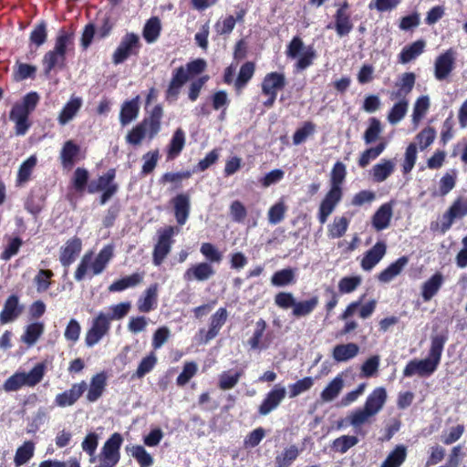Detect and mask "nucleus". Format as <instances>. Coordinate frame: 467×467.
<instances>
[{
	"mask_svg": "<svg viewBox=\"0 0 467 467\" xmlns=\"http://www.w3.org/2000/svg\"><path fill=\"white\" fill-rule=\"evenodd\" d=\"M131 303L121 302L111 305L103 311H99L92 319L91 326L86 333L85 343L88 348L98 344L109 331L113 320H121L130 312Z\"/></svg>",
	"mask_w": 467,
	"mask_h": 467,
	"instance_id": "f257e3e1",
	"label": "nucleus"
},
{
	"mask_svg": "<svg viewBox=\"0 0 467 467\" xmlns=\"http://www.w3.org/2000/svg\"><path fill=\"white\" fill-rule=\"evenodd\" d=\"M416 76L412 72L402 73L399 76L394 85V89L389 92L390 100L396 102L388 114V121L396 125L403 119L409 109L408 95L414 88Z\"/></svg>",
	"mask_w": 467,
	"mask_h": 467,
	"instance_id": "f03ea898",
	"label": "nucleus"
},
{
	"mask_svg": "<svg viewBox=\"0 0 467 467\" xmlns=\"http://www.w3.org/2000/svg\"><path fill=\"white\" fill-rule=\"evenodd\" d=\"M447 341V336L443 334L434 335L431 338V348L429 355L424 359H412L405 367L403 370L404 377H412L418 375L420 377L431 376L438 368L444 345Z\"/></svg>",
	"mask_w": 467,
	"mask_h": 467,
	"instance_id": "7ed1b4c3",
	"label": "nucleus"
},
{
	"mask_svg": "<svg viewBox=\"0 0 467 467\" xmlns=\"http://www.w3.org/2000/svg\"><path fill=\"white\" fill-rule=\"evenodd\" d=\"M113 255L112 245L104 246L96 255L92 252L86 253L76 269L75 279L81 281L88 274H91V275H100L106 269Z\"/></svg>",
	"mask_w": 467,
	"mask_h": 467,
	"instance_id": "20e7f679",
	"label": "nucleus"
},
{
	"mask_svg": "<svg viewBox=\"0 0 467 467\" xmlns=\"http://www.w3.org/2000/svg\"><path fill=\"white\" fill-rule=\"evenodd\" d=\"M45 369V365L38 363L28 373L16 372L5 381L3 389L6 392H13L24 386L35 387L43 379Z\"/></svg>",
	"mask_w": 467,
	"mask_h": 467,
	"instance_id": "39448f33",
	"label": "nucleus"
},
{
	"mask_svg": "<svg viewBox=\"0 0 467 467\" xmlns=\"http://www.w3.org/2000/svg\"><path fill=\"white\" fill-rule=\"evenodd\" d=\"M286 57L296 59V68L297 70H305L310 67L317 57V53L313 46H306L303 40L295 36L290 41L285 50Z\"/></svg>",
	"mask_w": 467,
	"mask_h": 467,
	"instance_id": "423d86ee",
	"label": "nucleus"
},
{
	"mask_svg": "<svg viewBox=\"0 0 467 467\" xmlns=\"http://www.w3.org/2000/svg\"><path fill=\"white\" fill-rule=\"evenodd\" d=\"M72 46L71 37L65 32H60L57 36L53 50L48 51L44 58L43 64L47 73H49L54 67H61L65 64L66 53Z\"/></svg>",
	"mask_w": 467,
	"mask_h": 467,
	"instance_id": "0eeeda50",
	"label": "nucleus"
},
{
	"mask_svg": "<svg viewBox=\"0 0 467 467\" xmlns=\"http://www.w3.org/2000/svg\"><path fill=\"white\" fill-rule=\"evenodd\" d=\"M465 216H467V197L460 196L453 201L449 209L442 214L440 222L431 224V229L445 234L450 230L455 220Z\"/></svg>",
	"mask_w": 467,
	"mask_h": 467,
	"instance_id": "6e6552de",
	"label": "nucleus"
},
{
	"mask_svg": "<svg viewBox=\"0 0 467 467\" xmlns=\"http://www.w3.org/2000/svg\"><path fill=\"white\" fill-rule=\"evenodd\" d=\"M140 46L139 35L135 33H126L121 37L119 46L112 55L113 64H121L130 57L138 55Z\"/></svg>",
	"mask_w": 467,
	"mask_h": 467,
	"instance_id": "1a4fd4ad",
	"label": "nucleus"
},
{
	"mask_svg": "<svg viewBox=\"0 0 467 467\" xmlns=\"http://www.w3.org/2000/svg\"><path fill=\"white\" fill-rule=\"evenodd\" d=\"M123 442L121 435L113 433L104 443L99 453V464L96 467H114L120 458V447Z\"/></svg>",
	"mask_w": 467,
	"mask_h": 467,
	"instance_id": "9d476101",
	"label": "nucleus"
},
{
	"mask_svg": "<svg viewBox=\"0 0 467 467\" xmlns=\"http://www.w3.org/2000/svg\"><path fill=\"white\" fill-rule=\"evenodd\" d=\"M115 170H109L98 180L90 182L88 185L89 193L102 191L100 203L105 204L118 191V185L114 182Z\"/></svg>",
	"mask_w": 467,
	"mask_h": 467,
	"instance_id": "9b49d317",
	"label": "nucleus"
},
{
	"mask_svg": "<svg viewBox=\"0 0 467 467\" xmlns=\"http://www.w3.org/2000/svg\"><path fill=\"white\" fill-rule=\"evenodd\" d=\"M180 229L173 226L165 227L158 232L159 239L153 251V263L160 265L171 251L172 237L178 234Z\"/></svg>",
	"mask_w": 467,
	"mask_h": 467,
	"instance_id": "f8f14e48",
	"label": "nucleus"
},
{
	"mask_svg": "<svg viewBox=\"0 0 467 467\" xmlns=\"http://www.w3.org/2000/svg\"><path fill=\"white\" fill-rule=\"evenodd\" d=\"M456 51L449 48L440 54L434 61V77L437 80L447 79L455 68Z\"/></svg>",
	"mask_w": 467,
	"mask_h": 467,
	"instance_id": "ddd939ff",
	"label": "nucleus"
},
{
	"mask_svg": "<svg viewBox=\"0 0 467 467\" xmlns=\"http://www.w3.org/2000/svg\"><path fill=\"white\" fill-rule=\"evenodd\" d=\"M343 191L329 189L320 202L317 219L321 224L327 223L328 217L333 213L338 203L341 202Z\"/></svg>",
	"mask_w": 467,
	"mask_h": 467,
	"instance_id": "4468645a",
	"label": "nucleus"
},
{
	"mask_svg": "<svg viewBox=\"0 0 467 467\" xmlns=\"http://www.w3.org/2000/svg\"><path fill=\"white\" fill-rule=\"evenodd\" d=\"M215 275V270L208 262H200L192 265L183 274L186 282H205Z\"/></svg>",
	"mask_w": 467,
	"mask_h": 467,
	"instance_id": "2eb2a0df",
	"label": "nucleus"
},
{
	"mask_svg": "<svg viewBox=\"0 0 467 467\" xmlns=\"http://www.w3.org/2000/svg\"><path fill=\"white\" fill-rule=\"evenodd\" d=\"M285 395L286 389L284 386H281L280 384L275 385L262 401L259 406L258 412L264 416L269 414L279 406L285 398Z\"/></svg>",
	"mask_w": 467,
	"mask_h": 467,
	"instance_id": "dca6fc26",
	"label": "nucleus"
},
{
	"mask_svg": "<svg viewBox=\"0 0 467 467\" xmlns=\"http://www.w3.org/2000/svg\"><path fill=\"white\" fill-rule=\"evenodd\" d=\"M348 5L347 3H344L336 12L334 18H335V24L334 26L332 24H328L327 26V29L334 28L338 36L342 37L345 36H348L352 28H353V23L350 18V15L348 12Z\"/></svg>",
	"mask_w": 467,
	"mask_h": 467,
	"instance_id": "f3484780",
	"label": "nucleus"
},
{
	"mask_svg": "<svg viewBox=\"0 0 467 467\" xmlns=\"http://www.w3.org/2000/svg\"><path fill=\"white\" fill-rule=\"evenodd\" d=\"M87 389V383L81 381L75 383L71 388L64 392L56 395L54 403L57 407L65 408L74 405Z\"/></svg>",
	"mask_w": 467,
	"mask_h": 467,
	"instance_id": "a211bd4d",
	"label": "nucleus"
},
{
	"mask_svg": "<svg viewBox=\"0 0 467 467\" xmlns=\"http://www.w3.org/2000/svg\"><path fill=\"white\" fill-rule=\"evenodd\" d=\"M445 277L441 272L434 273L420 285V296L424 302L431 301L444 285Z\"/></svg>",
	"mask_w": 467,
	"mask_h": 467,
	"instance_id": "6ab92c4d",
	"label": "nucleus"
},
{
	"mask_svg": "<svg viewBox=\"0 0 467 467\" xmlns=\"http://www.w3.org/2000/svg\"><path fill=\"white\" fill-rule=\"evenodd\" d=\"M374 415L368 410L364 406L352 410L347 418L338 423V428H341L344 424L352 426L357 433H360V429L363 425L371 422V419Z\"/></svg>",
	"mask_w": 467,
	"mask_h": 467,
	"instance_id": "aec40b11",
	"label": "nucleus"
},
{
	"mask_svg": "<svg viewBox=\"0 0 467 467\" xmlns=\"http://www.w3.org/2000/svg\"><path fill=\"white\" fill-rule=\"evenodd\" d=\"M82 249V242L78 237L67 240L60 248L59 261L65 267H68L78 256Z\"/></svg>",
	"mask_w": 467,
	"mask_h": 467,
	"instance_id": "412c9836",
	"label": "nucleus"
},
{
	"mask_svg": "<svg viewBox=\"0 0 467 467\" xmlns=\"http://www.w3.org/2000/svg\"><path fill=\"white\" fill-rule=\"evenodd\" d=\"M162 116V108L160 105H156L150 116L140 122L149 140H152L160 132Z\"/></svg>",
	"mask_w": 467,
	"mask_h": 467,
	"instance_id": "4be33fe9",
	"label": "nucleus"
},
{
	"mask_svg": "<svg viewBox=\"0 0 467 467\" xmlns=\"http://www.w3.org/2000/svg\"><path fill=\"white\" fill-rule=\"evenodd\" d=\"M285 86V77L283 73L271 72L265 75L262 82V92L265 95L276 97L278 91Z\"/></svg>",
	"mask_w": 467,
	"mask_h": 467,
	"instance_id": "5701e85b",
	"label": "nucleus"
},
{
	"mask_svg": "<svg viewBox=\"0 0 467 467\" xmlns=\"http://www.w3.org/2000/svg\"><path fill=\"white\" fill-rule=\"evenodd\" d=\"M387 246L383 242H378L369 249L361 260V268L365 271H370L384 257Z\"/></svg>",
	"mask_w": 467,
	"mask_h": 467,
	"instance_id": "b1692460",
	"label": "nucleus"
},
{
	"mask_svg": "<svg viewBox=\"0 0 467 467\" xmlns=\"http://www.w3.org/2000/svg\"><path fill=\"white\" fill-rule=\"evenodd\" d=\"M83 105L80 97L71 96L70 99L64 105L57 116V121L64 126L74 119Z\"/></svg>",
	"mask_w": 467,
	"mask_h": 467,
	"instance_id": "393cba45",
	"label": "nucleus"
},
{
	"mask_svg": "<svg viewBox=\"0 0 467 467\" xmlns=\"http://www.w3.org/2000/svg\"><path fill=\"white\" fill-rule=\"evenodd\" d=\"M387 397L386 389L378 387L367 397L364 407L376 416L383 409Z\"/></svg>",
	"mask_w": 467,
	"mask_h": 467,
	"instance_id": "a878e982",
	"label": "nucleus"
},
{
	"mask_svg": "<svg viewBox=\"0 0 467 467\" xmlns=\"http://www.w3.org/2000/svg\"><path fill=\"white\" fill-rule=\"evenodd\" d=\"M395 168L396 163L393 160H380L370 171L373 182L378 183L385 182L394 172Z\"/></svg>",
	"mask_w": 467,
	"mask_h": 467,
	"instance_id": "bb28decb",
	"label": "nucleus"
},
{
	"mask_svg": "<svg viewBox=\"0 0 467 467\" xmlns=\"http://www.w3.org/2000/svg\"><path fill=\"white\" fill-rule=\"evenodd\" d=\"M408 263L409 258L407 256H401L398 258L395 262L390 264L386 269L379 273L378 276L379 281L384 284L391 282L394 278L401 274Z\"/></svg>",
	"mask_w": 467,
	"mask_h": 467,
	"instance_id": "cd10ccee",
	"label": "nucleus"
},
{
	"mask_svg": "<svg viewBox=\"0 0 467 467\" xmlns=\"http://www.w3.org/2000/svg\"><path fill=\"white\" fill-rule=\"evenodd\" d=\"M22 309L23 307L19 305L18 297L14 295L9 296L0 313L1 323L6 324L14 321L20 316Z\"/></svg>",
	"mask_w": 467,
	"mask_h": 467,
	"instance_id": "c85d7f7f",
	"label": "nucleus"
},
{
	"mask_svg": "<svg viewBox=\"0 0 467 467\" xmlns=\"http://www.w3.org/2000/svg\"><path fill=\"white\" fill-rule=\"evenodd\" d=\"M158 285H150L139 298L137 306L140 312L149 313L157 306Z\"/></svg>",
	"mask_w": 467,
	"mask_h": 467,
	"instance_id": "c756f323",
	"label": "nucleus"
},
{
	"mask_svg": "<svg viewBox=\"0 0 467 467\" xmlns=\"http://www.w3.org/2000/svg\"><path fill=\"white\" fill-rule=\"evenodd\" d=\"M359 353V347L356 343L338 344L332 351L335 361L342 363L356 358Z\"/></svg>",
	"mask_w": 467,
	"mask_h": 467,
	"instance_id": "7c9ffc66",
	"label": "nucleus"
},
{
	"mask_svg": "<svg viewBox=\"0 0 467 467\" xmlns=\"http://www.w3.org/2000/svg\"><path fill=\"white\" fill-rule=\"evenodd\" d=\"M107 385V375L104 372L94 375L89 383L87 400L89 402L97 401L103 394Z\"/></svg>",
	"mask_w": 467,
	"mask_h": 467,
	"instance_id": "2f4dec72",
	"label": "nucleus"
},
{
	"mask_svg": "<svg viewBox=\"0 0 467 467\" xmlns=\"http://www.w3.org/2000/svg\"><path fill=\"white\" fill-rule=\"evenodd\" d=\"M140 111V97L137 96L130 100H126L120 109L119 121L122 126L130 124L137 119Z\"/></svg>",
	"mask_w": 467,
	"mask_h": 467,
	"instance_id": "473e14b6",
	"label": "nucleus"
},
{
	"mask_svg": "<svg viewBox=\"0 0 467 467\" xmlns=\"http://www.w3.org/2000/svg\"><path fill=\"white\" fill-rule=\"evenodd\" d=\"M393 213L392 204H382L372 217V225L377 231H382L389 227Z\"/></svg>",
	"mask_w": 467,
	"mask_h": 467,
	"instance_id": "72a5a7b5",
	"label": "nucleus"
},
{
	"mask_svg": "<svg viewBox=\"0 0 467 467\" xmlns=\"http://www.w3.org/2000/svg\"><path fill=\"white\" fill-rule=\"evenodd\" d=\"M172 203L177 223L180 225H183L190 213V197L184 193L178 194L172 199Z\"/></svg>",
	"mask_w": 467,
	"mask_h": 467,
	"instance_id": "f704fd0d",
	"label": "nucleus"
},
{
	"mask_svg": "<svg viewBox=\"0 0 467 467\" xmlns=\"http://www.w3.org/2000/svg\"><path fill=\"white\" fill-rule=\"evenodd\" d=\"M80 147L73 140H67L60 151L61 164L64 168H71L77 161Z\"/></svg>",
	"mask_w": 467,
	"mask_h": 467,
	"instance_id": "c9c22d12",
	"label": "nucleus"
},
{
	"mask_svg": "<svg viewBox=\"0 0 467 467\" xmlns=\"http://www.w3.org/2000/svg\"><path fill=\"white\" fill-rule=\"evenodd\" d=\"M228 317L227 310L223 307H220L210 319V327L205 336V342L215 337L222 327L224 325Z\"/></svg>",
	"mask_w": 467,
	"mask_h": 467,
	"instance_id": "e433bc0d",
	"label": "nucleus"
},
{
	"mask_svg": "<svg viewBox=\"0 0 467 467\" xmlns=\"http://www.w3.org/2000/svg\"><path fill=\"white\" fill-rule=\"evenodd\" d=\"M425 47L426 42L422 39L404 47L399 55V62L401 64L410 62L423 53Z\"/></svg>",
	"mask_w": 467,
	"mask_h": 467,
	"instance_id": "4c0bfd02",
	"label": "nucleus"
},
{
	"mask_svg": "<svg viewBox=\"0 0 467 467\" xmlns=\"http://www.w3.org/2000/svg\"><path fill=\"white\" fill-rule=\"evenodd\" d=\"M344 388V379L342 375L335 377L321 391L320 399L323 402L333 401L342 391Z\"/></svg>",
	"mask_w": 467,
	"mask_h": 467,
	"instance_id": "58836bf2",
	"label": "nucleus"
},
{
	"mask_svg": "<svg viewBox=\"0 0 467 467\" xmlns=\"http://www.w3.org/2000/svg\"><path fill=\"white\" fill-rule=\"evenodd\" d=\"M189 79V75L183 67L177 68L172 76L169 88L167 89V97L176 99L181 88Z\"/></svg>",
	"mask_w": 467,
	"mask_h": 467,
	"instance_id": "ea45409f",
	"label": "nucleus"
},
{
	"mask_svg": "<svg viewBox=\"0 0 467 467\" xmlns=\"http://www.w3.org/2000/svg\"><path fill=\"white\" fill-rule=\"evenodd\" d=\"M37 164V158L36 155H31L20 165L17 177L16 185L23 186L29 182L32 172Z\"/></svg>",
	"mask_w": 467,
	"mask_h": 467,
	"instance_id": "a19ab883",
	"label": "nucleus"
},
{
	"mask_svg": "<svg viewBox=\"0 0 467 467\" xmlns=\"http://www.w3.org/2000/svg\"><path fill=\"white\" fill-rule=\"evenodd\" d=\"M144 275L141 273H134L130 275L125 276L113 282L109 286V292H120L130 287H134L140 284L143 280Z\"/></svg>",
	"mask_w": 467,
	"mask_h": 467,
	"instance_id": "79ce46f5",
	"label": "nucleus"
},
{
	"mask_svg": "<svg viewBox=\"0 0 467 467\" xmlns=\"http://www.w3.org/2000/svg\"><path fill=\"white\" fill-rule=\"evenodd\" d=\"M296 270L294 268H285L276 271L271 277V284L276 287H283L296 283Z\"/></svg>",
	"mask_w": 467,
	"mask_h": 467,
	"instance_id": "37998d69",
	"label": "nucleus"
},
{
	"mask_svg": "<svg viewBox=\"0 0 467 467\" xmlns=\"http://www.w3.org/2000/svg\"><path fill=\"white\" fill-rule=\"evenodd\" d=\"M35 454V443L31 441H25L19 446L14 457V463L16 467H20L28 462Z\"/></svg>",
	"mask_w": 467,
	"mask_h": 467,
	"instance_id": "c03bdc74",
	"label": "nucleus"
},
{
	"mask_svg": "<svg viewBox=\"0 0 467 467\" xmlns=\"http://www.w3.org/2000/svg\"><path fill=\"white\" fill-rule=\"evenodd\" d=\"M184 145L185 133L181 128H179L174 131L168 146V159H175L182 152Z\"/></svg>",
	"mask_w": 467,
	"mask_h": 467,
	"instance_id": "a18cd8bd",
	"label": "nucleus"
},
{
	"mask_svg": "<svg viewBox=\"0 0 467 467\" xmlns=\"http://www.w3.org/2000/svg\"><path fill=\"white\" fill-rule=\"evenodd\" d=\"M347 175L346 166L340 161L334 164L329 182V189L335 191H343L342 184Z\"/></svg>",
	"mask_w": 467,
	"mask_h": 467,
	"instance_id": "49530a36",
	"label": "nucleus"
},
{
	"mask_svg": "<svg viewBox=\"0 0 467 467\" xmlns=\"http://www.w3.org/2000/svg\"><path fill=\"white\" fill-rule=\"evenodd\" d=\"M349 225V220L345 216H337L327 226V235L329 238L336 239L342 237Z\"/></svg>",
	"mask_w": 467,
	"mask_h": 467,
	"instance_id": "de8ad7c7",
	"label": "nucleus"
},
{
	"mask_svg": "<svg viewBox=\"0 0 467 467\" xmlns=\"http://www.w3.org/2000/svg\"><path fill=\"white\" fill-rule=\"evenodd\" d=\"M319 303L317 296H312L305 301L295 302L292 313L296 317H302L310 315Z\"/></svg>",
	"mask_w": 467,
	"mask_h": 467,
	"instance_id": "09e8293b",
	"label": "nucleus"
},
{
	"mask_svg": "<svg viewBox=\"0 0 467 467\" xmlns=\"http://www.w3.org/2000/svg\"><path fill=\"white\" fill-rule=\"evenodd\" d=\"M300 451L296 445L285 448L275 457L276 467H289L298 457Z\"/></svg>",
	"mask_w": 467,
	"mask_h": 467,
	"instance_id": "8fccbe9b",
	"label": "nucleus"
},
{
	"mask_svg": "<svg viewBox=\"0 0 467 467\" xmlns=\"http://www.w3.org/2000/svg\"><path fill=\"white\" fill-rule=\"evenodd\" d=\"M406 456H407L406 447L403 445H398L388 455V457L382 462L380 467H400V465L405 462Z\"/></svg>",
	"mask_w": 467,
	"mask_h": 467,
	"instance_id": "3c124183",
	"label": "nucleus"
},
{
	"mask_svg": "<svg viewBox=\"0 0 467 467\" xmlns=\"http://www.w3.org/2000/svg\"><path fill=\"white\" fill-rule=\"evenodd\" d=\"M161 25L158 17H151L147 21L143 27V37L148 43L155 42L161 33Z\"/></svg>",
	"mask_w": 467,
	"mask_h": 467,
	"instance_id": "603ef678",
	"label": "nucleus"
},
{
	"mask_svg": "<svg viewBox=\"0 0 467 467\" xmlns=\"http://www.w3.org/2000/svg\"><path fill=\"white\" fill-rule=\"evenodd\" d=\"M266 327V323L264 319H259L255 323V329L253 337L249 339L248 344L252 349H265L268 344L263 342L262 337Z\"/></svg>",
	"mask_w": 467,
	"mask_h": 467,
	"instance_id": "864d4df0",
	"label": "nucleus"
},
{
	"mask_svg": "<svg viewBox=\"0 0 467 467\" xmlns=\"http://www.w3.org/2000/svg\"><path fill=\"white\" fill-rule=\"evenodd\" d=\"M44 332V324L36 322L28 325L21 339L28 346H33Z\"/></svg>",
	"mask_w": 467,
	"mask_h": 467,
	"instance_id": "5fc2aeb1",
	"label": "nucleus"
},
{
	"mask_svg": "<svg viewBox=\"0 0 467 467\" xmlns=\"http://www.w3.org/2000/svg\"><path fill=\"white\" fill-rule=\"evenodd\" d=\"M436 138V130L432 127H426L415 137L416 147L419 146L420 150L431 146Z\"/></svg>",
	"mask_w": 467,
	"mask_h": 467,
	"instance_id": "6e6d98bb",
	"label": "nucleus"
},
{
	"mask_svg": "<svg viewBox=\"0 0 467 467\" xmlns=\"http://www.w3.org/2000/svg\"><path fill=\"white\" fill-rule=\"evenodd\" d=\"M430 108V98L428 96H420L414 103L412 112V122L418 126L419 122L425 116Z\"/></svg>",
	"mask_w": 467,
	"mask_h": 467,
	"instance_id": "4d7b16f0",
	"label": "nucleus"
},
{
	"mask_svg": "<svg viewBox=\"0 0 467 467\" xmlns=\"http://www.w3.org/2000/svg\"><path fill=\"white\" fill-rule=\"evenodd\" d=\"M387 143L380 142L379 145L373 148L367 149L362 152L358 159V165L361 168L367 167L369 162L373 160H376L386 149Z\"/></svg>",
	"mask_w": 467,
	"mask_h": 467,
	"instance_id": "13d9d810",
	"label": "nucleus"
},
{
	"mask_svg": "<svg viewBox=\"0 0 467 467\" xmlns=\"http://www.w3.org/2000/svg\"><path fill=\"white\" fill-rule=\"evenodd\" d=\"M242 371L227 370L219 376V388L223 390L233 389L239 381Z\"/></svg>",
	"mask_w": 467,
	"mask_h": 467,
	"instance_id": "bf43d9fd",
	"label": "nucleus"
},
{
	"mask_svg": "<svg viewBox=\"0 0 467 467\" xmlns=\"http://www.w3.org/2000/svg\"><path fill=\"white\" fill-rule=\"evenodd\" d=\"M200 252L211 265L213 263L220 264L223 260V253L211 243H202Z\"/></svg>",
	"mask_w": 467,
	"mask_h": 467,
	"instance_id": "052dcab7",
	"label": "nucleus"
},
{
	"mask_svg": "<svg viewBox=\"0 0 467 467\" xmlns=\"http://www.w3.org/2000/svg\"><path fill=\"white\" fill-rule=\"evenodd\" d=\"M286 206L283 200L278 201L270 207L267 213V218L270 224L275 225L285 218Z\"/></svg>",
	"mask_w": 467,
	"mask_h": 467,
	"instance_id": "680f3d73",
	"label": "nucleus"
},
{
	"mask_svg": "<svg viewBox=\"0 0 467 467\" xmlns=\"http://www.w3.org/2000/svg\"><path fill=\"white\" fill-rule=\"evenodd\" d=\"M157 360L158 359L156 354L153 351H151L140 362L135 372V377L138 379L143 378L146 374H148L153 369L157 363Z\"/></svg>",
	"mask_w": 467,
	"mask_h": 467,
	"instance_id": "e2e57ef3",
	"label": "nucleus"
},
{
	"mask_svg": "<svg viewBox=\"0 0 467 467\" xmlns=\"http://www.w3.org/2000/svg\"><path fill=\"white\" fill-rule=\"evenodd\" d=\"M131 456L140 467H150L153 464L152 456L141 445H135L130 449Z\"/></svg>",
	"mask_w": 467,
	"mask_h": 467,
	"instance_id": "0e129e2a",
	"label": "nucleus"
},
{
	"mask_svg": "<svg viewBox=\"0 0 467 467\" xmlns=\"http://www.w3.org/2000/svg\"><path fill=\"white\" fill-rule=\"evenodd\" d=\"M358 442L356 436L343 435L333 441V449L340 453L347 452Z\"/></svg>",
	"mask_w": 467,
	"mask_h": 467,
	"instance_id": "69168bd1",
	"label": "nucleus"
},
{
	"mask_svg": "<svg viewBox=\"0 0 467 467\" xmlns=\"http://www.w3.org/2000/svg\"><path fill=\"white\" fill-rule=\"evenodd\" d=\"M314 385V379L306 377L289 385V397L296 398L303 392L309 390Z\"/></svg>",
	"mask_w": 467,
	"mask_h": 467,
	"instance_id": "338daca9",
	"label": "nucleus"
},
{
	"mask_svg": "<svg viewBox=\"0 0 467 467\" xmlns=\"http://www.w3.org/2000/svg\"><path fill=\"white\" fill-rule=\"evenodd\" d=\"M254 64L253 62L244 63L239 71L235 86L237 88H244L246 83L252 78L254 73Z\"/></svg>",
	"mask_w": 467,
	"mask_h": 467,
	"instance_id": "774afa93",
	"label": "nucleus"
}]
</instances>
